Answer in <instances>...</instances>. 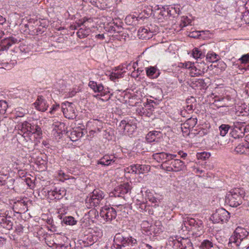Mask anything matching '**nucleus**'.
I'll use <instances>...</instances> for the list:
<instances>
[{"instance_id": "obj_1", "label": "nucleus", "mask_w": 249, "mask_h": 249, "mask_svg": "<svg viewBox=\"0 0 249 249\" xmlns=\"http://www.w3.org/2000/svg\"><path fill=\"white\" fill-rule=\"evenodd\" d=\"M249 234V232L245 229L241 227H237L229 238V247H233V244L236 247L243 249L246 248L249 245L248 238Z\"/></svg>"}, {"instance_id": "obj_2", "label": "nucleus", "mask_w": 249, "mask_h": 249, "mask_svg": "<svg viewBox=\"0 0 249 249\" xmlns=\"http://www.w3.org/2000/svg\"><path fill=\"white\" fill-rule=\"evenodd\" d=\"M138 245L137 240L132 236L124 237L121 233H116L114 237L111 249H135Z\"/></svg>"}, {"instance_id": "obj_3", "label": "nucleus", "mask_w": 249, "mask_h": 249, "mask_svg": "<svg viewBox=\"0 0 249 249\" xmlns=\"http://www.w3.org/2000/svg\"><path fill=\"white\" fill-rule=\"evenodd\" d=\"M243 191L240 189H234L230 192L226 196V202L232 207H237L242 203Z\"/></svg>"}, {"instance_id": "obj_4", "label": "nucleus", "mask_w": 249, "mask_h": 249, "mask_svg": "<svg viewBox=\"0 0 249 249\" xmlns=\"http://www.w3.org/2000/svg\"><path fill=\"white\" fill-rule=\"evenodd\" d=\"M105 196L104 193L100 190H94L89 196L86 199V204L88 208L97 206Z\"/></svg>"}, {"instance_id": "obj_5", "label": "nucleus", "mask_w": 249, "mask_h": 249, "mask_svg": "<svg viewBox=\"0 0 249 249\" xmlns=\"http://www.w3.org/2000/svg\"><path fill=\"white\" fill-rule=\"evenodd\" d=\"M249 131L245 122L236 121L233 123V126L231 135L234 139L242 138L246 132Z\"/></svg>"}, {"instance_id": "obj_6", "label": "nucleus", "mask_w": 249, "mask_h": 249, "mask_svg": "<svg viewBox=\"0 0 249 249\" xmlns=\"http://www.w3.org/2000/svg\"><path fill=\"white\" fill-rule=\"evenodd\" d=\"M13 212L11 210H7L5 212H0V225L3 228L11 230L13 229L14 220L12 217Z\"/></svg>"}, {"instance_id": "obj_7", "label": "nucleus", "mask_w": 249, "mask_h": 249, "mask_svg": "<svg viewBox=\"0 0 249 249\" xmlns=\"http://www.w3.org/2000/svg\"><path fill=\"white\" fill-rule=\"evenodd\" d=\"M167 165L165 166V170L168 172H179L184 170L186 167L183 161L175 158L171 160Z\"/></svg>"}, {"instance_id": "obj_8", "label": "nucleus", "mask_w": 249, "mask_h": 249, "mask_svg": "<svg viewBox=\"0 0 249 249\" xmlns=\"http://www.w3.org/2000/svg\"><path fill=\"white\" fill-rule=\"evenodd\" d=\"M131 187L129 183H124L116 187L114 191L109 194L110 196L112 197H124V196L130 193Z\"/></svg>"}, {"instance_id": "obj_9", "label": "nucleus", "mask_w": 249, "mask_h": 249, "mask_svg": "<svg viewBox=\"0 0 249 249\" xmlns=\"http://www.w3.org/2000/svg\"><path fill=\"white\" fill-rule=\"evenodd\" d=\"M73 105L72 103L69 102H66L62 104V111L65 117L69 119H73L76 117V113Z\"/></svg>"}, {"instance_id": "obj_10", "label": "nucleus", "mask_w": 249, "mask_h": 249, "mask_svg": "<svg viewBox=\"0 0 249 249\" xmlns=\"http://www.w3.org/2000/svg\"><path fill=\"white\" fill-rule=\"evenodd\" d=\"M89 20H90V19L84 18L82 19L79 20L78 22H77L79 27L81 25L83 26V27L80 28L77 32V36L80 38H83L87 37L90 33V29L89 28H86L87 22Z\"/></svg>"}, {"instance_id": "obj_11", "label": "nucleus", "mask_w": 249, "mask_h": 249, "mask_svg": "<svg viewBox=\"0 0 249 249\" xmlns=\"http://www.w3.org/2000/svg\"><path fill=\"white\" fill-rule=\"evenodd\" d=\"M208 67L203 61H196L194 63L192 71L190 73L192 76L201 75L207 71Z\"/></svg>"}, {"instance_id": "obj_12", "label": "nucleus", "mask_w": 249, "mask_h": 249, "mask_svg": "<svg viewBox=\"0 0 249 249\" xmlns=\"http://www.w3.org/2000/svg\"><path fill=\"white\" fill-rule=\"evenodd\" d=\"M184 224H188L191 226L192 230L201 232L203 230V223L202 221L193 218L186 217L184 218Z\"/></svg>"}, {"instance_id": "obj_13", "label": "nucleus", "mask_w": 249, "mask_h": 249, "mask_svg": "<svg viewBox=\"0 0 249 249\" xmlns=\"http://www.w3.org/2000/svg\"><path fill=\"white\" fill-rule=\"evenodd\" d=\"M155 160L159 162H163L164 165L167 164L168 162L177 157L176 155L167 153L165 152H160L155 153L153 155Z\"/></svg>"}, {"instance_id": "obj_14", "label": "nucleus", "mask_w": 249, "mask_h": 249, "mask_svg": "<svg viewBox=\"0 0 249 249\" xmlns=\"http://www.w3.org/2000/svg\"><path fill=\"white\" fill-rule=\"evenodd\" d=\"M213 217L218 223L226 222L230 217V213L225 209L221 208L216 210L213 214Z\"/></svg>"}, {"instance_id": "obj_15", "label": "nucleus", "mask_w": 249, "mask_h": 249, "mask_svg": "<svg viewBox=\"0 0 249 249\" xmlns=\"http://www.w3.org/2000/svg\"><path fill=\"white\" fill-rule=\"evenodd\" d=\"M119 159L113 155H106L103 156L98 162V164H102L104 166H109L112 163L116 164L118 163Z\"/></svg>"}, {"instance_id": "obj_16", "label": "nucleus", "mask_w": 249, "mask_h": 249, "mask_svg": "<svg viewBox=\"0 0 249 249\" xmlns=\"http://www.w3.org/2000/svg\"><path fill=\"white\" fill-rule=\"evenodd\" d=\"M100 215L107 220H112L115 219L116 216V212L115 210L111 208H106L102 209L100 212Z\"/></svg>"}, {"instance_id": "obj_17", "label": "nucleus", "mask_w": 249, "mask_h": 249, "mask_svg": "<svg viewBox=\"0 0 249 249\" xmlns=\"http://www.w3.org/2000/svg\"><path fill=\"white\" fill-rule=\"evenodd\" d=\"M66 194V191L64 188H56L53 190L48 191V195L51 199H60Z\"/></svg>"}, {"instance_id": "obj_18", "label": "nucleus", "mask_w": 249, "mask_h": 249, "mask_svg": "<svg viewBox=\"0 0 249 249\" xmlns=\"http://www.w3.org/2000/svg\"><path fill=\"white\" fill-rule=\"evenodd\" d=\"M18 42V39L14 37H9L1 40L0 42V51L8 50L13 44Z\"/></svg>"}, {"instance_id": "obj_19", "label": "nucleus", "mask_w": 249, "mask_h": 249, "mask_svg": "<svg viewBox=\"0 0 249 249\" xmlns=\"http://www.w3.org/2000/svg\"><path fill=\"white\" fill-rule=\"evenodd\" d=\"M154 35L153 31L149 27H141L138 30V36L142 39H149Z\"/></svg>"}, {"instance_id": "obj_20", "label": "nucleus", "mask_w": 249, "mask_h": 249, "mask_svg": "<svg viewBox=\"0 0 249 249\" xmlns=\"http://www.w3.org/2000/svg\"><path fill=\"white\" fill-rule=\"evenodd\" d=\"M34 105L36 109L42 112L46 111L48 107V105L42 96H38Z\"/></svg>"}, {"instance_id": "obj_21", "label": "nucleus", "mask_w": 249, "mask_h": 249, "mask_svg": "<svg viewBox=\"0 0 249 249\" xmlns=\"http://www.w3.org/2000/svg\"><path fill=\"white\" fill-rule=\"evenodd\" d=\"M13 208L18 210V213H24L28 210L27 204L23 199H21L14 203Z\"/></svg>"}, {"instance_id": "obj_22", "label": "nucleus", "mask_w": 249, "mask_h": 249, "mask_svg": "<svg viewBox=\"0 0 249 249\" xmlns=\"http://www.w3.org/2000/svg\"><path fill=\"white\" fill-rule=\"evenodd\" d=\"M119 127L120 129L123 130V132L125 135H129V131L132 132L135 129V126L131 125L127 123L125 120H122L120 124Z\"/></svg>"}, {"instance_id": "obj_23", "label": "nucleus", "mask_w": 249, "mask_h": 249, "mask_svg": "<svg viewBox=\"0 0 249 249\" xmlns=\"http://www.w3.org/2000/svg\"><path fill=\"white\" fill-rule=\"evenodd\" d=\"M247 142H245L244 143H241L239 144L234 149L235 151L237 154H249V152H248L247 150Z\"/></svg>"}, {"instance_id": "obj_24", "label": "nucleus", "mask_w": 249, "mask_h": 249, "mask_svg": "<svg viewBox=\"0 0 249 249\" xmlns=\"http://www.w3.org/2000/svg\"><path fill=\"white\" fill-rule=\"evenodd\" d=\"M30 125V124L27 121H24L21 124H19L18 126V129L19 130L18 134L23 136L24 134L27 133H28Z\"/></svg>"}, {"instance_id": "obj_25", "label": "nucleus", "mask_w": 249, "mask_h": 249, "mask_svg": "<svg viewBox=\"0 0 249 249\" xmlns=\"http://www.w3.org/2000/svg\"><path fill=\"white\" fill-rule=\"evenodd\" d=\"M146 72L147 75L151 78H157L160 74L157 68L152 66L146 68Z\"/></svg>"}, {"instance_id": "obj_26", "label": "nucleus", "mask_w": 249, "mask_h": 249, "mask_svg": "<svg viewBox=\"0 0 249 249\" xmlns=\"http://www.w3.org/2000/svg\"><path fill=\"white\" fill-rule=\"evenodd\" d=\"M89 86L95 92H98L101 93L104 89V87L102 84H97V83L94 81H89Z\"/></svg>"}, {"instance_id": "obj_27", "label": "nucleus", "mask_w": 249, "mask_h": 249, "mask_svg": "<svg viewBox=\"0 0 249 249\" xmlns=\"http://www.w3.org/2000/svg\"><path fill=\"white\" fill-rule=\"evenodd\" d=\"M25 27H27L30 31H32V35H37L38 33L43 32L42 31V28L39 26L35 27L34 24H32L31 23H29L28 24L25 25Z\"/></svg>"}, {"instance_id": "obj_28", "label": "nucleus", "mask_w": 249, "mask_h": 249, "mask_svg": "<svg viewBox=\"0 0 249 249\" xmlns=\"http://www.w3.org/2000/svg\"><path fill=\"white\" fill-rule=\"evenodd\" d=\"M83 133L80 130H73L69 135L70 138L73 142L76 141L83 136Z\"/></svg>"}, {"instance_id": "obj_29", "label": "nucleus", "mask_w": 249, "mask_h": 249, "mask_svg": "<svg viewBox=\"0 0 249 249\" xmlns=\"http://www.w3.org/2000/svg\"><path fill=\"white\" fill-rule=\"evenodd\" d=\"M106 28L107 31L114 33L121 32V30L122 29L121 27L118 26L117 24H115L114 22L108 24Z\"/></svg>"}, {"instance_id": "obj_30", "label": "nucleus", "mask_w": 249, "mask_h": 249, "mask_svg": "<svg viewBox=\"0 0 249 249\" xmlns=\"http://www.w3.org/2000/svg\"><path fill=\"white\" fill-rule=\"evenodd\" d=\"M193 84L195 85V87L200 89H205L207 87V83L203 79H198L195 81L193 82Z\"/></svg>"}, {"instance_id": "obj_31", "label": "nucleus", "mask_w": 249, "mask_h": 249, "mask_svg": "<svg viewBox=\"0 0 249 249\" xmlns=\"http://www.w3.org/2000/svg\"><path fill=\"white\" fill-rule=\"evenodd\" d=\"M206 59L210 62H216L220 59L219 56L213 52H209L206 55Z\"/></svg>"}, {"instance_id": "obj_32", "label": "nucleus", "mask_w": 249, "mask_h": 249, "mask_svg": "<svg viewBox=\"0 0 249 249\" xmlns=\"http://www.w3.org/2000/svg\"><path fill=\"white\" fill-rule=\"evenodd\" d=\"M112 95V94L106 93L102 91L100 94H98L94 95V97L103 101H107L110 99Z\"/></svg>"}, {"instance_id": "obj_33", "label": "nucleus", "mask_w": 249, "mask_h": 249, "mask_svg": "<svg viewBox=\"0 0 249 249\" xmlns=\"http://www.w3.org/2000/svg\"><path fill=\"white\" fill-rule=\"evenodd\" d=\"M230 128V126L228 124H222L219 127L220 135L222 136H225L228 133Z\"/></svg>"}, {"instance_id": "obj_34", "label": "nucleus", "mask_w": 249, "mask_h": 249, "mask_svg": "<svg viewBox=\"0 0 249 249\" xmlns=\"http://www.w3.org/2000/svg\"><path fill=\"white\" fill-rule=\"evenodd\" d=\"M158 135L159 132L157 131L150 132L147 134L146 137V140L149 142H154L155 141L156 136Z\"/></svg>"}, {"instance_id": "obj_35", "label": "nucleus", "mask_w": 249, "mask_h": 249, "mask_svg": "<svg viewBox=\"0 0 249 249\" xmlns=\"http://www.w3.org/2000/svg\"><path fill=\"white\" fill-rule=\"evenodd\" d=\"M192 55L194 58L196 59L204 58L205 55L202 52H201L199 49L197 48H195L193 49Z\"/></svg>"}, {"instance_id": "obj_36", "label": "nucleus", "mask_w": 249, "mask_h": 249, "mask_svg": "<svg viewBox=\"0 0 249 249\" xmlns=\"http://www.w3.org/2000/svg\"><path fill=\"white\" fill-rule=\"evenodd\" d=\"M123 74V72H121L116 71H115L112 72L110 73V74L109 75V77H110V79L111 80L114 81L117 79L122 77Z\"/></svg>"}, {"instance_id": "obj_37", "label": "nucleus", "mask_w": 249, "mask_h": 249, "mask_svg": "<svg viewBox=\"0 0 249 249\" xmlns=\"http://www.w3.org/2000/svg\"><path fill=\"white\" fill-rule=\"evenodd\" d=\"M63 222L69 225H74L76 224V221L74 220V218L72 216L65 217L63 220Z\"/></svg>"}, {"instance_id": "obj_38", "label": "nucleus", "mask_w": 249, "mask_h": 249, "mask_svg": "<svg viewBox=\"0 0 249 249\" xmlns=\"http://www.w3.org/2000/svg\"><path fill=\"white\" fill-rule=\"evenodd\" d=\"M213 244L211 241L208 240H205L201 243L200 248L202 249H210L213 247Z\"/></svg>"}, {"instance_id": "obj_39", "label": "nucleus", "mask_w": 249, "mask_h": 249, "mask_svg": "<svg viewBox=\"0 0 249 249\" xmlns=\"http://www.w3.org/2000/svg\"><path fill=\"white\" fill-rule=\"evenodd\" d=\"M8 107L6 102L0 101V114H4Z\"/></svg>"}, {"instance_id": "obj_40", "label": "nucleus", "mask_w": 249, "mask_h": 249, "mask_svg": "<svg viewBox=\"0 0 249 249\" xmlns=\"http://www.w3.org/2000/svg\"><path fill=\"white\" fill-rule=\"evenodd\" d=\"M136 168H137V174H140L143 173V172L145 170V169H146V170H148L147 167L145 165L142 164H136Z\"/></svg>"}, {"instance_id": "obj_41", "label": "nucleus", "mask_w": 249, "mask_h": 249, "mask_svg": "<svg viewBox=\"0 0 249 249\" xmlns=\"http://www.w3.org/2000/svg\"><path fill=\"white\" fill-rule=\"evenodd\" d=\"M238 61L242 64L249 63V53L243 55L239 59Z\"/></svg>"}, {"instance_id": "obj_42", "label": "nucleus", "mask_w": 249, "mask_h": 249, "mask_svg": "<svg viewBox=\"0 0 249 249\" xmlns=\"http://www.w3.org/2000/svg\"><path fill=\"white\" fill-rule=\"evenodd\" d=\"M33 24L35 25V27L39 26L42 28H45L47 25L46 21L44 19L36 20L34 22Z\"/></svg>"}, {"instance_id": "obj_43", "label": "nucleus", "mask_w": 249, "mask_h": 249, "mask_svg": "<svg viewBox=\"0 0 249 249\" xmlns=\"http://www.w3.org/2000/svg\"><path fill=\"white\" fill-rule=\"evenodd\" d=\"M186 122L189 124L190 127L193 128L197 124V120L196 118H190Z\"/></svg>"}, {"instance_id": "obj_44", "label": "nucleus", "mask_w": 249, "mask_h": 249, "mask_svg": "<svg viewBox=\"0 0 249 249\" xmlns=\"http://www.w3.org/2000/svg\"><path fill=\"white\" fill-rule=\"evenodd\" d=\"M204 31H195L189 33L188 36L192 38H199L201 36V33H204Z\"/></svg>"}, {"instance_id": "obj_45", "label": "nucleus", "mask_w": 249, "mask_h": 249, "mask_svg": "<svg viewBox=\"0 0 249 249\" xmlns=\"http://www.w3.org/2000/svg\"><path fill=\"white\" fill-rule=\"evenodd\" d=\"M93 124L95 126H97V128L95 129L96 130V132H101V129L103 128V123L98 120H96L94 121Z\"/></svg>"}, {"instance_id": "obj_46", "label": "nucleus", "mask_w": 249, "mask_h": 249, "mask_svg": "<svg viewBox=\"0 0 249 249\" xmlns=\"http://www.w3.org/2000/svg\"><path fill=\"white\" fill-rule=\"evenodd\" d=\"M242 18L241 19L244 20L246 23H249V10H248L247 11H246L242 13Z\"/></svg>"}, {"instance_id": "obj_47", "label": "nucleus", "mask_w": 249, "mask_h": 249, "mask_svg": "<svg viewBox=\"0 0 249 249\" xmlns=\"http://www.w3.org/2000/svg\"><path fill=\"white\" fill-rule=\"evenodd\" d=\"M126 170L129 173L131 174H137V168H136V164L132 165L129 167H128Z\"/></svg>"}, {"instance_id": "obj_48", "label": "nucleus", "mask_w": 249, "mask_h": 249, "mask_svg": "<svg viewBox=\"0 0 249 249\" xmlns=\"http://www.w3.org/2000/svg\"><path fill=\"white\" fill-rule=\"evenodd\" d=\"M210 156V154L207 153L206 152H202L200 153H198L197 155V157L198 159H201V160H205L207 158H208Z\"/></svg>"}, {"instance_id": "obj_49", "label": "nucleus", "mask_w": 249, "mask_h": 249, "mask_svg": "<svg viewBox=\"0 0 249 249\" xmlns=\"http://www.w3.org/2000/svg\"><path fill=\"white\" fill-rule=\"evenodd\" d=\"M23 230V227L20 224H16L15 227V232L17 234H20L22 233Z\"/></svg>"}, {"instance_id": "obj_50", "label": "nucleus", "mask_w": 249, "mask_h": 249, "mask_svg": "<svg viewBox=\"0 0 249 249\" xmlns=\"http://www.w3.org/2000/svg\"><path fill=\"white\" fill-rule=\"evenodd\" d=\"M196 100L195 97L191 96L186 100V105H190L195 104Z\"/></svg>"}, {"instance_id": "obj_51", "label": "nucleus", "mask_w": 249, "mask_h": 249, "mask_svg": "<svg viewBox=\"0 0 249 249\" xmlns=\"http://www.w3.org/2000/svg\"><path fill=\"white\" fill-rule=\"evenodd\" d=\"M194 65V63H192L191 62L188 61L183 63V67L190 70V71H192V69Z\"/></svg>"}, {"instance_id": "obj_52", "label": "nucleus", "mask_w": 249, "mask_h": 249, "mask_svg": "<svg viewBox=\"0 0 249 249\" xmlns=\"http://www.w3.org/2000/svg\"><path fill=\"white\" fill-rule=\"evenodd\" d=\"M146 109L143 107H140L137 109L136 111L141 115H147L146 113Z\"/></svg>"}, {"instance_id": "obj_53", "label": "nucleus", "mask_w": 249, "mask_h": 249, "mask_svg": "<svg viewBox=\"0 0 249 249\" xmlns=\"http://www.w3.org/2000/svg\"><path fill=\"white\" fill-rule=\"evenodd\" d=\"M35 134H36L37 137H39L42 134V131L41 128L37 125H36L35 126Z\"/></svg>"}, {"instance_id": "obj_54", "label": "nucleus", "mask_w": 249, "mask_h": 249, "mask_svg": "<svg viewBox=\"0 0 249 249\" xmlns=\"http://www.w3.org/2000/svg\"><path fill=\"white\" fill-rule=\"evenodd\" d=\"M36 124H30V127L29 128V133L28 134H33L35 133V126Z\"/></svg>"}, {"instance_id": "obj_55", "label": "nucleus", "mask_w": 249, "mask_h": 249, "mask_svg": "<svg viewBox=\"0 0 249 249\" xmlns=\"http://www.w3.org/2000/svg\"><path fill=\"white\" fill-rule=\"evenodd\" d=\"M181 128L182 131H183V129L189 130L192 128L190 127V125H189V124H188L187 122H186V121L183 124H181Z\"/></svg>"}, {"instance_id": "obj_56", "label": "nucleus", "mask_w": 249, "mask_h": 249, "mask_svg": "<svg viewBox=\"0 0 249 249\" xmlns=\"http://www.w3.org/2000/svg\"><path fill=\"white\" fill-rule=\"evenodd\" d=\"M194 107V105H186V106L185 107V111H191V112L194 109H193Z\"/></svg>"}, {"instance_id": "obj_57", "label": "nucleus", "mask_w": 249, "mask_h": 249, "mask_svg": "<svg viewBox=\"0 0 249 249\" xmlns=\"http://www.w3.org/2000/svg\"><path fill=\"white\" fill-rule=\"evenodd\" d=\"M59 175L60 176H62L65 179H68L69 178H68V175H67L65 173L63 172L62 171H60L59 172Z\"/></svg>"}, {"instance_id": "obj_58", "label": "nucleus", "mask_w": 249, "mask_h": 249, "mask_svg": "<svg viewBox=\"0 0 249 249\" xmlns=\"http://www.w3.org/2000/svg\"><path fill=\"white\" fill-rule=\"evenodd\" d=\"M57 108H59V105H53L51 108V110L50 111V113L53 114V112L57 109Z\"/></svg>"}, {"instance_id": "obj_59", "label": "nucleus", "mask_w": 249, "mask_h": 249, "mask_svg": "<svg viewBox=\"0 0 249 249\" xmlns=\"http://www.w3.org/2000/svg\"><path fill=\"white\" fill-rule=\"evenodd\" d=\"M96 38L100 40H103L105 38L104 34H98L95 36Z\"/></svg>"}, {"instance_id": "obj_60", "label": "nucleus", "mask_w": 249, "mask_h": 249, "mask_svg": "<svg viewBox=\"0 0 249 249\" xmlns=\"http://www.w3.org/2000/svg\"><path fill=\"white\" fill-rule=\"evenodd\" d=\"M6 21V19L2 16L0 15V24H3Z\"/></svg>"}, {"instance_id": "obj_61", "label": "nucleus", "mask_w": 249, "mask_h": 249, "mask_svg": "<svg viewBox=\"0 0 249 249\" xmlns=\"http://www.w3.org/2000/svg\"><path fill=\"white\" fill-rule=\"evenodd\" d=\"M61 248H62V249H71V246L69 245L65 246L64 245H62L61 246Z\"/></svg>"}, {"instance_id": "obj_62", "label": "nucleus", "mask_w": 249, "mask_h": 249, "mask_svg": "<svg viewBox=\"0 0 249 249\" xmlns=\"http://www.w3.org/2000/svg\"><path fill=\"white\" fill-rule=\"evenodd\" d=\"M246 88V91L247 92V93L249 95V83H247Z\"/></svg>"}, {"instance_id": "obj_63", "label": "nucleus", "mask_w": 249, "mask_h": 249, "mask_svg": "<svg viewBox=\"0 0 249 249\" xmlns=\"http://www.w3.org/2000/svg\"><path fill=\"white\" fill-rule=\"evenodd\" d=\"M152 203H156L157 202V199L156 198L153 197L150 199Z\"/></svg>"}, {"instance_id": "obj_64", "label": "nucleus", "mask_w": 249, "mask_h": 249, "mask_svg": "<svg viewBox=\"0 0 249 249\" xmlns=\"http://www.w3.org/2000/svg\"><path fill=\"white\" fill-rule=\"evenodd\" d=\"M245 6L246 8L249 9V0H248V1H246Z\"/></svg>"}]
</instances>
